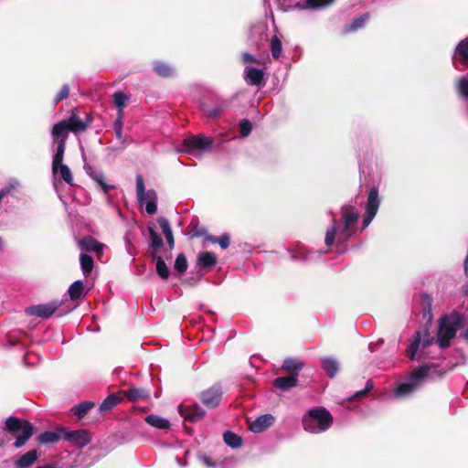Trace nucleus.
Masks as SVG:
<instances>
[{
    "label": "nucleus",
    "mask_w": 468,
    "mask_h": 468,
    "mask_svg": "<svg viewBox=\"0 0 468 468\" xmlns=\"http://www.w3.org/2000/svg\"><path fill=\"white\" fill-rule=\"evenodd\" d=\"M92 122V118L86 114L85 119H81L79 115L77 108L71 111L69 118L63 119L54 124L51 129V136L54 144H57L56 150V162L60 160L61 155H64L66 150V144L69 132L77 134L83 133L87 130L89 125Z\"/></svg>",
    "instance_id": "nucleus-1"
},
{
    "label": "nucleus",
    "mask_w": 468,
    "mask_h": 468,
    "mask_svg": "<svg viewBox=\"0 0 468 468\" xmlns=\"http://www.w3.org/2000/svg\"><path fill=\"white\" fill-rule=\"evenodd\" d=\"M464 319V315L456 311L440 317L438 321L437 344L441 348L445 349L450 346L451 340L455 337Z\"/></svg>",
    "instance_id": "nucleus-2"
},
{
    "label": "nucleus",
    "mask_w": 468,
    "mask_h": 468,
    "mask_svg": "<svg viewBox=\"0 0 468 468\" xmlns=\"http://www.w3.org/2000/svg\"><path fill=\"white\" fill-rule=\"evenodd\" d=\"M5 430L16 437L14 446L20 448L33 436L35 428L27 420L10 416L5 421Z\"/></svg>",
    "instance_id": "nucleus-3"
},
{
    "label": "nucleus",
    "mask_w": 468,
    "mask_h": 468,
    "mask_svg": "<svg viewBox=\"0 0 468 468\" xmlns=\"http://www.w3.org/2000/svg\"><path fill=\"white\" fill-rule=\"evenodd\" d=\"M302 422L304 431L317 433L324 431L332 426L333 416L324 408L312 409L303 416Z\"/></svg>",
    "instance_id": "nucleus-4"
},
{
    "label": "nucleus",
    "mask_w": 468,
    "mask_h": 468,
    "mask_svg": "<svg viewBox=\"0 0 468 468\" xmlns=\"http://www.w3.org/2000/svg\"><path fill=\"white\" fill-rule=\"evenodd\" d=\"M136 194L137 200L142 205L145 203V210L149 215H154L157 211V194L155 190L145 191L144 178L141 175L136 176Z\"/></svg>",
    "instance_id": "nucleus-5"
},
{
    "label": "nucleus",
    "mask_w": 468,
    "mask_h": 468,
    "mask_svg": "<svg viewBox=\"0 0 468 468\" xmlns=\"http://www.w3.org/2000/svg\"><path fill=\"white\" fill-rule=\"evenodd\" d=\"M342 218L344 220V227L339 233V239L346 240L353 235L350 229L358 220L359 212L352 205H345L341 207Z\"/></svg>",
    "instance_id": "nucleus-6"
},
{
    "label": "nucleus",
    "mask_w": 468,
    "mask_h": 468,
    "mask_svg": "<svg viewBox=\"0 0 468 468\" xmlns=\"http://www.w3.org/2000/svg\"><path fill=\"white\" fill-rule=\"evenodd\" d=\"M63 301L55 300L45 304L32 305L26 309V314L43 319H48L57 311L60 310V307L63 305Z\"/></svg>",
    "instance_id": "nucleus-7"
},
{
    "label": "nucleus",
    "mask_w": 468,
    "mask_h": 468,
    "mask_svg": "<svg viewBox=\"0 0 468 468\" xmlns=\"http://www.w3.org/2000/svg\"><path fill=\"white\" fill-rule=\"evenodd\" d=\"M63 439L82 448L91 441V434L86 430L67 431L64 427Z\"/></svg>",
    "instance_id": "nucleus-8"
},
{
    "label": "nucleus",
    "mask_w": 468,
    "mask_h": 468,
    "mask_svg": "<svg viewBox=\"0 0 468 468\" xmlns=\"http://www.w3.org/2000/svg\"><path fill=\"white\" fill-rule=\"evenodd\" d=\"M212 140L202 135H195L183 141L184 151L191 153L195 150H207L211 147Z\"/></svg>",
    "instance_id": "nucleus-9"
},
{
    "label": "nucleus",
    "mask_w": 468,
    "mask_h": 468,
    "mask_svg": "<svg viewBox=\"0 0 468 468\" xmlns=\"http://www.w3.org/2000/svg\"><path fill=\"white\" fill-rule=\"evenodd\" d=\"M179 414L185 420L197 422L201 420L205 416V410L197 404L180 405L178 407Z\"/></svg>",
    "instance_id": "nucleus-10"
},
{
    "label": "nucleus",
    "mask_w": 468,
    "mask_h": 468,
    "mask_svg": "<svg viewBox=\"0 0 468 468\" xmlns=\"http://www.w3.org/2000/svg\"><path fill=\"white\" fill-rule=\"evenodd\" d=\"M222 398V389L219 386L214 385L200 394V399L209 408L217 407Z\"/></svg>",
    "instance_id": "nucleus-11"
},
{
    "label": "nucleus",
    "mask_w": 468,
    "mask_h": 468,
    "mask_svg": "<svg viewBox=\"0 0 468 468\" xmlns=\"http://www.w3.org/2000/svg\"><path fill=\"white\" fill-rule=\"evenodd\" d=\"M122 397H126L130 402L146 401L150 399L151 391L145 388L130 387L128 389L122 390Z\"/></svg>",
    "instance_id": "nucleus-12"
},
{
    "label": "nucleus",
    "mask_w": 468,
    "mask_h": 468,
    "mask_svg": "<svg viewBox=\"0 0 468 468\" xmlns=\"http://www.w3.org/2000/svg\"><path fill=\"white\" fill-rule=\"evenodd\" d=\"M79 248L87 252H95L100 257L103 252V244L92 236L87 235L78 241Z\"/></svg>",
    "instance_id": "nucleus-13"
},
{
    "label": "nucleus",
    "mask_w": 468,
    "mask_h": 468,
    "mask_svg": "<svg viewBox=\"0 0 468 468\" xmlns=\"http://www.w3.org/2000/svg\"><path fill=\"white\" fill-rule=\"evenodd\" d=\"M244 80L249 85L261 87L264 84V72L256 68L247 67L244 71Z\"/></svg>",
    "instance_id": "nucleus-14"
},
{
    "label": "nucleus",
    "mask_w": 468,
    "mask_h": 468,
    "mask_svg": "<svg viewBox=\"0 0 468 468\" xmlns=\"http://www.w3.org/2000/svg\"><path fill=\"white\" fill-rule=\"evenodd\" d=\"M64 427L59 426L55 431H48L39 434L37 441L39 444H55L63 438Z\"/></svg>",
    "instance_id": "nucleus-15"
},
{
    "label": "nucleus",
    "mask_w": 468,
    "mask_h": 468,
    "mask_svg": "<svg viewBox=\"0 0 468 468\" xmlns=\"http://www.w3.org/2000/svg\"><path fill=\"white\" fill-rule=\"evenodd\" d=\"M64 155H61L60 160L56 162V154L53 156L52 171L53 173H59L60 177L69 185H73V176L68 165H63Z\"/></svg>",
    "instance_id": "nucleus-16"
},
{
    "label": "nucleus",
    "mask_w": 468,
    "mask_h": 468,
    "mask_svg": "<svg viewBox=\"0 0 468 468\" xmlns=\"http://www.w3.org/2000/svg\"><path fill=\"white\" fill-rule=\"evenodd\" d=\"M274 422V417L271 414H264L258 417L250 423V430L255 433L262 432L271 427Z\"/></svg>",
    "instance_id": "nucleus-17"
},
{
    "label": "nucleus",
    "mask_w": 468,
    "mask_h": 468,
    "mask_svg": "<svg viewBox=\"0 0 468 468\" xmlns=\"http://www.w3.org/2000/svg\"><path fill=\"white\" fill-rule=\"evenodd\" d=\"M431 306L432 298L427 293H422L420 295V313L422 314V318L426 320L427 327H430L432 324L433 315L431 312Z\"/></svg>",
    "instance_id": "nucleus-18"
},
{
    "label": "nucleus",
    "mask_w": 468,
    "mask_h": 468,
    "mask_svg": "<svg viewBox=\"0 0 468 468\" xmlns=\"http://www.w3.org/2000/svg\"><path fill=\"white\" fill-rule=\"evenodd\" d=\"M304 367V362L295 357L284 359L281 368L289 373V375L298 378L300 371Z\"/></svg>",
    "instance_id": "nucleus-19"
},
{
    "label": "nucleus",
    "mask_w": 468,
    "mask_h": 468,
    "mask_svg": "<svg viewBox=\"0 0 468 468\" xmlns=\"http://www.w3.org/2000/svg\"><path fill=\"white\" fill-rule=\"evenodd\" d=\"M217 264V257L213 252L202 251L197 256V265L200 269L210 271Z\"/></svg>",
    "instance_id": "nucleus-20"
},
{
    "label": "nucleus",
    "mask_w": 468,
    "mask_h": 468,
    "mask_svg": "<svg viewBox=\"0 0 468 468\" xmlns=\"http://www.w3.org/2000/svg\"><path fill=\"white\" fill-rule=\"evenodd\" d=\"M380 205V198L378 195V187L374 186L370 189L367 195V200L366 205V212L376 214L378 211Z\"/></svg>",
    "instance_id": "nucleus-21"
},
{
    "label": "nucleus",
    "mask_w": 468,
    "mask_h": 468,
    "mask_svg": "<svg viewBox=\"0 0 468 468\" xmlns=\"http://www.w3.org/2000/svg\"><path fill=\"white\" fill-rule=\"evenodd\" d=\"M123 399L122 393H112L109 395L100 405L99 410L101 413L111 411L115 406L120 404Z\"/></svg>",
    "instance_id": "nucleus-22"
},
{
    "label": "nucleus",
    "mask_w": 468,
    "mask_h": 468,
    "mask_svg": "<svg viewBox=\"0 0 468 468\" xmlns=\"http://www.w3.org/2000/svg\"><path fill=\"white\" fill-rule=\"evenodd\" d=\"M272 384L275 388L287 391L298 385V378L291 375L279 377L273 380Z\"/></svg>",
    "instance_id": "nucleus-23"
},
{
    "label": "nucleus",
    "mask_w": 468,
    "mask_h": 468,
    "mask_svg": "<svg viewBox=\"0 0 468 468\" xmlns=\"http://www.w3.org/2000/svg\"><path fill=\"white\" fill-rule=\"evenodd\" d=\"M368 13L363 14L359 17L355 18L350 24H346L345 26H343L341 29L342 33L344 35H347L351 32H355L362 28L365 26L366 22L368 20Z\"/></svg>",
    "instance_id": "nucleus-24"
},
{
    "label": "nucleus",
    "mask_w": 468,
    "mask_h": 468,
    "mask_svg": "<svg viewBox=\"0 0 468 468\" xmlns=\"http://www.w3.org/2000/svg\"><path fill=\"white\" fill-rule=\"evenodd\" d=\"M37 451L35 449L30 450L17 459L15 465L16 468H28L37 460Z\"/></svg>",
    "instance_id": "nucleus-25"
},
{
    "label": "nucleus",
    "mask_w": 468,
    "mask_h": 468,
    "mask_svg": "<svg viewBox=\"0 0 468 468\" xmlns=\"http://www.w3.org/2000/svg\"><path fill=\"white\" fill-rule=\"evenodd\" d=\"M88 172L89 176L93 179L94 182L102 189L105 194H108L111 190L114 189L113 185H110L105 181V176L102 173L90 169Z\"/></svg>",
    "instance_id": "nucleus-26"
},
{
    "label": "nucleus",
    "mask_w": 468,
    "mask_h": 468,
    "mask_svg": "<svg viewBox=\"0 0 468 468\" xmlns=\"http://www.w3.org/2000/svg\"><path fill=\"white\" fill-rule=\"evenodd\" d=\"M157 222L164 232L170 250H173L175 247V238L169 221L165 218L160 217L157 218Z\"/></svg>",
    "instance_id": "nucleus-27"
},
{
    "label": "nucleus",
    "mask_w": 468,
    "mask_h": 468,
    "mask_svg": "<svg viewBox=\"0 0 468 468\" xmlns=\"http://www.w3.org/2000/svg\"><path fill=\"white\" fill-rule=\"evenodd\" d=\"M145 421L149 425H151L156 429L168 430L170 428L169 420L167 419L162 418L158 415H154V414L148 415L145 418Z\"/></svg>",
    "instance_id": "nucleus-28"
},
{
    "label": "nucleus",
    "mask_w": 468,
    "mask_h": 468,
    "mask_svg": "<svg viewBox=\"0 0 468 468\" xmlns=\"http://www.w3.org/2000/svg\"><path fill=\"white\" fill-rule=\"evenodd\" d=\"M322 367L329 378H334L338 372L339 364L335 359L332 357H325L322 361Z\"/></svg>",
    "instance_id": "nucleus-29"
},
{
    "label": "nucleus",
    "mask_w": 468,
    "mask_h": 468,
    "mask_svg": "<svg viewBox=\"0 0 468 468\" xmlns=\"http://www.w3.org/2000/svg\"><path fill=\"white\" fill-rule=\"evenodd\" d=\"M84 292V283L82 281H75L68 290L69 299L71 301H77L81 298Z\"/></svg>",
    "instance_id": "nucleus-30"
},
{
    "label": "nucleus",
    "mask_w": 468,
    "mask_h": 468,
    "mask_svg": "<svg viewBox=\"0 0 468 468\" xmlns=\"http://www.w3.org/2000/svg\"><path fill=\"white\" fill-rule=\"evenodd\" d=\"M154 70L161 78H170L174 75L173 69L162 61L154 62Z\"/></svg>",
    "instance_id": "nucleus-31"
},
{
    "label": "nucleus",
    "mask_w": 468,
    "mask_h": 468,
    "mask_svg": "<svg viewBox=\"0 0 468 468\" xmlns=\"http://www.w3.org/2000/svg\"><path fill=\"white\" fill-rule=\"evenodd\" d=\"M80 261L84 276H90L94 267V261L92 257L86 253H81L80 256Z\"/></svg>",
    "instance_id": "nucleus-32"
},
{
    "label": "nucleus",
    "mask_w": 468,
    "mask_h": 468,
    "mask_svg": "<svg viewBox=\"0 0 468 468\" xmlns=\"http://www.w3.org/2000/svg\"><path fill=\"white\" fill-rule=\"evenodd\" d=\"M95 406L94 402L91 401H83L77 406H74L71 409V411L74 415H76L79 419H82L85 415Z\"/></svg>",
    "instance_id": "nucleus-33"
},
{
    "label": "nucleus",
    "mask_w": 468,
    "mask_h": 468,
    "mask_svg": "<svg viewBox=\"0 0 468 468\" xmlns=\"http://www.w3.org/2000/svg\"><path fill=\"white\" fill-rule=\"evenodd\" d=\"M223 439L227 445L234 449H237L242 445V439L233 431H227L224 432Z\"/></svg>",
    "instance_id": "nucleus-34"
},
{
    "label": "nucleus",
    "mask_w": 468,
    "mask_h": 468,
    "mask_svg": "<svg viewBox=\"0 0 468 468\" xmlns=\"http://www.w3.org/2000/svg\"><path fill=\"white\" fill-rule=\"evenodd\" d=\"M429 372L430 367L426 365L414 369L410 375L411 381L416 383V386H418V384L428 376Z\"/></svg>",
    "instance_id": "nucleus-35"
},
{
    "label": "nucleus",
    "mask_w": 468,
    "mask_h": 468,
    "mask_svg": "<svg viewBox=\"0 0 468 468\" xmlns=\"http://www.w3.org/2000/svg\"><path fill=\"white\" fill-rule=\"evenodd\" d=\"M338 228H339L338 221L334 219L332 226L327 229L326 233H325L324 242H325L326 246L329 247L334 244Z\"/></svg>",
    "instance_id": "nucleus-36"
},
{
    "label": "nucleus",
    "mask_w": 468,
    "mask_h": 468,
    "mask_svg": "<svg viewBox=\"0 0 468 468\" xmlns=\"http://www.w3.org/2000/svg\"><path fill=\"white\" fill-rule=\"evenodd\" d=\"M456 53L462 57L461 62L463 65H468V37L459 42L456 47Z\"/></svg>",
    "instance_id": "nucleus-37"
},
{
    "label": "nucleus",
    "mask_w": 468,
    "mask_h": 468,
    "mask_svg": "<svg viewBox=\"0 0 468 468\" xmlns=\"http://www.w3.org/2000/svg\"><path fill=\"white\" fill-rule=\"evenodd\" d=\"M271 51L274 59H278L281 57L282 45L281 39L276 35L271 39Z\"/></svg>",
    "instance_id": "nucleus-38"
},
{
    "label": "nucleus",
    "mask_w": 468,
    "mask_h": 468,
    "mask_svg": "<svg viewBox=\"0 0 468 468\" xmlns=\"http://www.w3.org/2000/svg\"><path fill=\"white\" fill-rule=\"evenodd\" d=\"M416 383L412 381L410 383H402L399 385L396 389V395L398 397H405L411 394L416 389Z\"/></svg>",
    "instance_id": "nucleus-39"
},
{
    "label": "nucleus",
    "mask_w": 468,
    "mask_h": 468,
    "mask_svg": "<svg viewBox=\"0 0 468 468\" xmlns=\"http://www.w3.org/2000/svg\"><path fill=\"white\" fill-rule=\"evenodd\" d=\"M420 342H421L420 333L418 331V332H416L415 338L412 341V343L410 344V347H409V349L407 351L408 357L410 360H414L416 358V354H417V351H418L419 346L420 345Z\"/></svg>",
    "instance_id": "nucleus-40"
},
{
    "label": "nucleus",
    "mask_w": 468,
    "mask_h": 468,
    "mask_svg": "<svg viewBox=\"0 0 468 468\" xmlns=\"http://www.w3.org/2000/svg\"><path fill=\"white\" fill-rule=\"evenodd\" d=\"M128 101L129 97L122 90L116 91L113 94V102L115 106L118 108L119 112L122 111V109L126 106Z\"/></svg>",
    "instance_id": "nucleus-41"
},
{
    "label": "nucleus",
    "mask_w": 468,
    "mask_h": 468,
    "mask_svg": "<svg viewBox=\"0 0 468 468\" xmlns=\"http://www.w3.org/2000/svg\"><path fill=\"white\" fill-rule=\"evenodd\" d=\"M148 232L151 239L150 247L152 249H160L164 244L161 236L152 227H148Z\"/></svg>",
    "instance_id": "nucleus-42"
},
{
    "label": "nucleus",
    "mask_w": 468,
    "mask_h": 468,
    "mask_svg": "<svg viewBox=\"0 0 468 468\" xmlns=\"http://www.w3.org/2000/svg\"><path fill=\"white\" fill-rule=\"evenodd\" d=\"M174 268L180 274L186 272L187 270V261L185 254L180 253L176 256Z\"/></svg>",
    "instance_id": "nucleus-43"
},
{
    "label": "nucleus",
    "mask_w": 468,
    "mask_h": 468,
    "mask_svg": "<svg viewBox=\"0 0 468 468\" xmlns=\"http://www.w3.org/2000/svg\"><path fill=\"white\" fill-rule=\"evenodd\" d=\"M156 272L159 277L163 280H166L169 277L170 271L163 259H158L156 262Z\"/></svg>",
    "instance_id": "nucleus-44"
},
{
    "label": "nucleus",
    "mask_w": 468,
    "mask_h": 468,
    "mask_svg": "<svg viewBox=\"0 0 468 468\" xmlns=\"http://www.w3.org/2000/svg\"><path fill=\"white\" fill-rule=\"evenodd\" d=\"M207 239L213 243H218L221 249H227L229 246L230 239L227 234H223L218 238L207 236Z\"/></svg>",
    "instance_id": "nucleus-45"
},
{
    "label": "nucleus",
    "mask_w": 468,
    "mask_h": 468,
    "mask_svg": "<svg viewBox=\"0 0 468 468\" xmlns=\"http://www.w3.org/2000/svg\"><path fill=\"white\" fill-rule=\"evenodd\" d=\"M335 0H306L305 5L309 8L317 9L330 5Z\"/></svg>",
    "instance_id": "nucleus-46"
},
{
    "label": "nucleus",
    "mask_w": 468,
    "mask_h": 468,
    "mask_svg": "<svg viewBox=\"0 0 468 468\" xmlns=\"http://www.w3.org/2000/svg\"><path fill=\"white\" fill-rule=\"evenodd\" d=\"M459 94L468 101V79L462 77L458 81Z\"/></svg>",
    "instance_id": "nucleus-47"
},
{
    "label": "nucleus",
    "mask_w": 468,
    "mask_h": 468,
    "mask_svg": "<svg viewBox=\"0 0 468 468\" xmlns=\"http://www.w3.org/2000/svg\"><path fill=\"white\" fill-rule=\"evenodd\" d=\"M251 130L252 124L249 120L243 119L239 122V133L241 136L247 137L251 133Z\"/></svg>",
    "instance_id": "nucleus-48"
},
{
    "label": "nucleus",
    "mask_w": 468,
    "mask_h": 468,
    "mask_svg": "<svg viewBox=\"0 0 468 468\" xmlns=\"http://www.w3.org/2000/svg\"><path fill=\"white\" fill-rule=\"evenodd\" d=\"M70 87L69 84L62 86L58 93L54 99V103L58 104L60 101L66 100L69 96Z\"/></svg>",
    "instance_id": "nucleus-49"
},
{
    "label": "nucleus",
    "mask_w": 468,
    "mask_h": 468,
    "mask_svg": "<svg viewBox=\"0 0 468 468\" xmlns=\"http://www.w3.org/2000/svg\"><path fill=\"white\" fill-rule=\"evenodd\" d=\"M190 235H191V239L205 237V236H207V229L203 227H199L198 225H196L191 229Z\"/></svg>",
    "instance_id": "nucleus-50"
},
{
    "label": "nucleus",
    "mask_w": 468,
    "mask_h": 468,
    "mask_svg": "<svg viewBox=\"0 0 468 468\" xmlns=\"http://www.w3.org/2000/svg\"><path fill=\"white\" fill-rule=\"evenodd\" d=\"M372 388H373V381L369 379L367 381L365 388L360 391H357L355 396L356 398H362V397L366 396Z\"/></svg>",
    "instance_id": "nucleus-51"
},
{
    "label": "nucleus",
    "mask_w": 468,
    "mask_h": 468,
    "mask_svg": "<svg viewBox=\"0 0 468 468\" xmlns=\"http://www.w3.org/2000/svg\"><path fill=\"white\" fill-rule=\"evenodd\" d=\"M242 61L244 63H255V64L260 63V61L253 55L247 53V52L242 54Z\"/></svg>",
    "instance_id": "nucleus-52"
},
{
    "label": "nucleus",
    "mask_w": 468,
    "mask_h": 468,
    "mask_svg": "<svg viewBox=\"0 0 468 468\" xmlns=\"http://www.w3.org/2000/svg\"><path fill=\"white\" fill-rule=\"evenodd\" d=\"M376 217V214L366 212V215L363 218L362 222V229H365L373 220V218Z\"/></svg>",
    "instance_id": "nucleus-53"
},
{
    "label": "nucleus",
    "mask_w": 468,
    "mask_h": 468,
    "mask_svg": "<svg viewBox=\"0 0 468 468\" xmlns=\"http://www.w3.org/2000/svg\"><path fill=\"white\" fill-rule=\"evenodd\" d=\"M199 459L207 467H214L215 466V463L211 461L210 457L206 455V454L200 455Z\"/></svg>",
    "instance_id": "nucleus-54"
},
{
    "label": "nucleus",
    "mask_w": 468,
    "mask_h": 468,
    "mask_svg": "<svg viewBox=\"0 0 468 468\" xmlns=\"http://www.w3.org/2000/svg\"><path fill=\"white\" fill-rule=\"evenodd\" d=\"M114 130H115V133H116V136L118 138H121L122 137V121L121 119H118L116 122H115V124H114Z\"/></svg>",
    "instance_id": "nucleus-55"
},
{
    "label": "nucleus",
    "mask_w": 468,
    "mask_h": 468,
    "mask_svg": "<svg viewBox=\"0 0 468 468\" xmlns=\"http://www.w3.org/2000/svg\"><path fill=\"white\" fill-rule=\"evenodd\" d=\"M221 112H222V109L218 107V108L210 110L208 112L207 115H208V117L217 118L221 114Z\"/></svg>",
    "instance_id": "nucleus-56"
},
{
    "label": "nucleus",
    "mask_w": 468,
    "mask_h": 468,
    "mask_svg": "<svg viewBox=\"0 0 468 468\" xmlns=\"http://www.w3.org/2000/svg\"><path fill=\"white\" fill-rule=\"evenodd\" d=\"M151 256H152V259L153 261H155V263L157 262L158 259H163L160 255H159V249H153V251L151 253Z\"/></svg>",
    "instance_id": "nucleus-57"
},
{
    "label": "nucleus",
    "mask_w": 468,
    "mask_h": 468,
    "mask_svg": "<svg viewBox=\"0 0 468 468\" xmlns=\"http://www.w3.org/2000/svg\"><path fill=\"white\" fill-rule=\"evenodd\" d=\"M37 468H58L56 463H48L42 466H37Z\"/></svg>",
    "instance_id": "nucleus-58"
},
{
    "label": "nucleus",
    "mask_w": 468,
    "mask_h": 468,
    "mask_svg": "<svg viewBox=\"0 0 468 468\" xmlns=\"http://www.w3.org/2000/svg\"><path fill=\"white\" fill-rule=\"evenodd\" d=\"M7 190H1L0 191V203L2 202V199L7 195Z\"/></svg>",
    "instance_id": "nucleus-59"
},
{
    "label": "nucleus",
    "mask_w": 468,
    "mask_h": 468,
    "mask_svg": "<svg viewBox=\"0 0 468 468\" xmlns=\"http://www.w3.org/2000/svg\"><path fill=\"white\" fill-rule=\"evenodd\" d=\"M431 341H432V340H430V339L424 340V341L422 342V346H430V345H431Z\"/></svg>",
    "instance_id": "nucleus-60"
},
{
    "label": "nucleus",
    "mask_w": 468,
    "mask_h": 468,
    "mask_svg": "<svg viewBox=\"0 0 468 468\" xmlns=\"http://www.w3.org/2000/svg\"><path fill=\"white\" fill-rule=\"evenodd\" d=\"M463 337L468 342V325H467V328L465 329V331L463 333Z\"/></svg>",
    "instance_id": "nucleus-61"
},
{
    "label": "nucleus",
    "mask_w": 468,
    "mask_h": 468,
    "mask_svg": "<svg viewBox=\"0 0 468 468\" xmlns=\"http://www.w3.org/2000/svg\"><path fill=\"white\" fill-rule=\"evenodd\" d=\"M294 7H296V8H298V9H303L305 6H304V5H302V4H300V3H297V4L294 5Z\"/></svg>",
    "instance_id": "nucleus-62"
},
{
    "label": "nucleus",
    "mask_w": 468,
    "mask_h": 468,
    "mask_svg": "<svg viewBox=\"0 0 468 468\" xmlns=\"http://www.w3.org/2000/svg\"><path fill=\"white\" fill-rule=\"evenodd\" d=\"M69 311H70V310H63V311H61V312L58 314V315H59V316H62L63 314H67V313H68V312H69Z\"/></svg>",
    "instance_id": "nucleus-63"
},
{
    "label": "nucleus",
    "mask_w": 468,
    "mask_h": 468,
    "mask_svg": "<svg viewBox=\"0 0 468 468\" xmlns=\"http://www.w3.org/2000/svg\"><path fill=\"white\" fill-rule=\"evenodd\" d=\"M464 293H465L466 295H468V286H467V287H466V289L464 290Z\"/></svg>",
    "instance_id": "nucleus-64"
}]
</instances>
